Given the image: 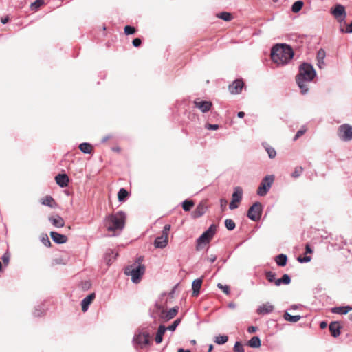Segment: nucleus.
<instances>
[{"instance_id":"f257e3e1","label":"nucleus","mask_w":352,"mask_h":352,"mask_svg":"<svg viewBox=\"0 0 352 352\" xmlns=\"http://www.w3.org/2000/svg\"><path fill=\"white\" fill-rule=\"evenodd\" d=\"M315 76L316 72L311 65L305 63L300 66L296 80L302 94L308 91L307 83L311 82Z\"/></svg>"},{"instance_id":"f03ea898","label":"nucleus","mask_w":352,"mask_h":352,"mask_svg":"<svg viewBox=\"0 0 352 352\" xmlns=\"http://www.w3.org/2000/svg\"><path fill=\"white\" fill-rule=\"evenodd\" d=\"M293 56V50L286 44H277L272 50V60L278 65L287 63Z\"/></svg>"},{"instance_id":"7ed1b4c3","label":"nucleus","mask_w":352,"mask_h":352,"mask_svg":"<svg viewBox=\"0 0 352 352\" xmlns=\"http://www.w3.org/2000/svg\"><path fill=\"white\" fill-rule=\"evenodd\" d=\"M126 219L125 212L119 211L108 215L105 219L104 225L109 232L121 231L125 226Z\"/></svg>"},{"instance_id":"20e7f679","label":"nucleus","mask_w":352,"mask_h":352,"mask_svg":"<svg viewBox=\"0 0 352 352\" xmlns=\"http://www.w3.org/2000/svg\"><path fill=\"white\" fill-rule=\"evenodd\" d=\"M142 257L140 256L133 263L126 267L124 270L125 274L131 276L132 281L135 283L140 282L142 276L145 273L146 267L142 264Z\"/></svg>"},{"instance_id":"39448f33","label":"nucleus","mask_w":352,"mask_h":352,"mask_svg":"<svg viewBox=\"0 0 352 352\" xmlns=\"http://www.w3.org/2000/svg\"><path fill=\"white\" fill-rule=\"evenodd\" d=\"M159 319L162 322H166L173 319L178 313L179 307H174L168 311L165 310L160 306H157Z\"/></svg>"},{"instance_id":"423d86ee","label":"nucleus","mask_w":352,"mask_h":352,"mask_svg":"<svg viewBox=\"0 0 352 352\" xmlns=\"http://www.w3.org/2000/svg\"><path fill=\"white\" fill-rule=\"evenodd\" d=\"M274 177L273 175H267L265 177L257 189V194L260 196L265 195L270 189L274 182Z\"/></svg>"},{"instance_id":"0eeeda50","label":"nucleus","mask_w":352,"mask_h":352,"mask_svg":"<svg viewBox=\"0 0 352 352\" xmlns=\"http://www.w3.org/2000/svg\"><path fill=\"white\" fill-rule=\"evenodd\" d=\"M337 133L342 140L350 141L352 140V126L348 124H342L338 127Z\"/></svg>"},{"instance_id":"6e6552de","label":"nucleus","mask_w":352,"mask_h":352,"mask_svg":"<svg viewBox=\"0 0 352 352\" xmlns=\"http://www.w3.org/2000/svg\"><path fill=\"white\" fill-rule=\"evenodd\" d=\"M217 231V226L214 224H212L208 230L204 232L200 237L197 239V244L200 245L201 244H206L208 243L214 235L215 234Z\"/></svg>"},{"instance_id":"1a4fd4ad","label":"nucleus","mask_w":352,"mask_h":352,"mask_svg":"<svg viewBox=\"0 0 352 352\" xmlns=\"http://www.w3.org/2000/svg\"><path fill=\"white\" fill-rule=\"evenodd\" d=\"M262 213V205L260 202L254 203L248 210L247 216L252 221L260 219Z\"/></svg>"},{"instance_id":"9d476101","label":"nucleus","mask_w":352,"mask_h":352,"mask_svg":"<svg viewBox=\"0 0 352 352\" xmlns=\"http://www.w3.org/2000/svg\"><path fill=\"white\" fill-rule=\"evenodd\" d=\"M243 190L241 187H236L232 196V201L230 203V210L236 209L239 207V203L242 199Z\"/></svg>"},{"instance_id":"9b49d317","label":"nucleus","mask_w":352,"mask_h":352,"mask_svg":"<svg viewBox=\"0 0 352 352\" xmlns=\"http://www.w3.org/2000/svg\"><path fill=\"white\" fill-rule=\"evenodd\" d=\"M193 104L196 108L199 109L204 113L208 112L212 107V102L202 100L200 98L195 99Z\"/></svg>"},{"instance_id":"f8f14e48","label":"nucleus","mask_w":352,"mask_h":352,"mask_svg":"<svg viewBox=\"0 0 352 352\" xmlns=\"http://www.w3.org/2000/svg\"><path fill=\"white\" fill-rule=\"evenodd\" d=\"M134 342L141 348L148 345L150 342V336L148 333H140L133 339Z\"/></svg>"},{"instance_id":"ddd939ff","label":"nucleus","mask_w":352,"mask_h":352,"mask_svg":"<svg viewBox=\"0 0 352 352\" xmlns=\"http://www.w3.org/2000/svg\"><path fill=\"white\" fill-rule=\"evenodd\" d=\"M331 13L337 19H339V17H342V19H344L346 15L344 7L340 4L336 5L333 9H331Z\"/></svg>"},{"instance_id":"4468645a","label":"nucleus","mask_w":352,"mask_h":352,"mask_svg":"<svg viewBox=\"0 0 352 352\" xmlns=\"http://www.w3.org/2000/svg\"><path fill=\"white\" fill-rule=\"evenodd\" d=\"M244 85L242 80H236L229 86V91L232 94H239Z\"/></svg>"},{"instance_id":"2eb2a0df","label":"nucleus","mask_w":352,"mask_h":352,"mask_svg":"<svg viewBox=\"0 0 352 352\" xmlns=\"http://www.w3.org/2000/svg\"><path fill=\"white\" fill-rule=\"evenodd\" d=\"M168 243V236L162 234L155 239L154 245L157 248H164Z\"/></svg>"},{"instance_id":"dca6fc26","label":"nucleus","mask_w":352,"mask_h":352,"mask_svg":"<svg viewBox=\"0 0 352 352\" xmlns=\"http://www.w3.org/2000/svg\"><path fill=\"white\" fill-rule=\"evenodd\" d=\"M207 206L206 205V203L202 201L201 202L196 209L192 212V217L194 218H199L201 217L206 211Z\"/></svg>"},{"instance_id":"f3484780","label":"nucleus","mask_w":352,"mask_h":352,"mask_svg":"<svg viewBox=\"0 0 352 352\" xmlns=\"http://www.w3.org/2000/svg\"><path fill=\"white\" fill-rule=\"evenodd\" d=\"M50 236L55 243L58 244L65 243L67 241V237L65 235L56 232H51Z\"/></svg>"},{"instance_id":"a211bd4d","label":"nucleus","mask_w":352,"mask_h":352,"mask_svg":"<svg viewBox=\"0 0 352 352\" xmlns=\"http://www.w3.org/2000/svg\"><path fill=\"white\" fill-rule=\"evenodd\" d=\"M95 296V294L91 293L82 300L81 306L83 312H85L88 309L89 305L94 301Z\"/></svg>"},{"instance_id":"6ab92c4d","label":"nucleus","mask_w":352,"mask_h":352,"mask_svg":"<svg viewBox=\"0 0 352 352\" xmlns=\"http://www.w3.org/2000/svg\"><path fill=\"white\" fill-rule=\"evenodd\" d=\"M274 310V306L270 302H266L260 306L257 309L258 314L265 315L272 312Z\"/></svg>"},{"instance_id":"aec40b11","label":"nucleus","mask_w":352,"mask_h":352,"mask_svg":"<svg viewBox=\"0 0 352 352\" xmlns=\"http://www.w3.org/2000/svg\"><path fill=\"white\" fill-rule=\"evenodd\" d=\"M56 184L60 187H65L68 185L69 177L66 174H58L56 176Z\"/></svg>"},{"instance_id":"412c9836","label":"nucleus","mask_w":352,"mask_h":352,"mask_svg":"<svg viewBox=\"0 0 352 352\" xmlns=\"http://www.w3.org/2000/svg\"><path fill=\"white\" fill-rule=\"evenodd\" d=\"M49 220L54 227L63 228L65 226L64 219L59 215L49 217Z\"/></svg>"},{"instance_id":"4be33fe9","label":"nucleus","mask_w":352,"mask_h":352,"mask_svg":"<svg viewBox=\"0 0 352 352\" xmlns=\"http://www.w3.org/2000/svg\"><path fill=\"white\" fill-rule=\"evenodd\" d=\"M41 203L43 205L47 206L52 208H55L58 206V204L52 196L47 195L41 199Z\"/></svg>"},{"instance_id":"5701e85b","label":"nucleus","mask_w":352,"mask_h":352,"mask_svg":"<svg viewBox=\"0 0 352 352\" xmlns=\"http://www.w3.org/2000/svg\"><path fill=\"white\" fill-rule=\"evenodd\" d=\"M329 329L333 337H338L340 334V325L338 322H331Z\"/></svg>"},{"instance_id":"b1692460","label":"nucleus","mask_w":352,"mask_h":352,"mask_svg":"<svg viewBox=\"0 0 352 352\" xmlns=\"http://www.w3.org/2000/svg\"><path fill=\"white\" fill-rule=\"evenodd\" d=\"M202 285V279L198 278L192 282V296H197L199 294V290L201 287Z\"/></svg>"},{"instance_id":"393cba45","label":"nucleus","mask_w":352,"mask_h":352,"mask_svg":"<svg viewBox=\"0 0 352 352\" xmlns=\"http://www.w3.org/2000/svg\"><path fill=\"white\" fill-rule=\"evenodd\" d=\"M166 331V327L164 325H160L155 336V342L160 344L162 342L163 336Z\"/></svg>"},{"instance_id":"a878e982","label":"nucleus","mask_w":352,"mask_h":352,"mask_svg":"<svg viewBox=\"0 0 352 352\" xmlns=\"http://www.w3.org/2000/svg\"><path fill=\"white\" fill-rule=\"evenodd\" d=\"M352 309L350 306L336 307L332 309V312L337 314H346Z\"/></svg>"},{"instance_id":"bb28decb","label":"nucleus","mask_w":352,"mask_h":352,"mask_svg":"<svg viewBox=\"0 0 352 352\" xmlns=\"http://www.w3.org/2000/svg\"><path fill=\"white\" fill-rule=\"evenodd\" d=\"M326 56L325 51L323 49H320L317 52V60L318 65L320 68H322L324 65V59Z\"/></svg>"},{"instance_id":"cd10ccee","label":"nucleus","mask_w":352,"mask_h":352,"mask_svg":"<svg viewBox=\"0 0 352 352\" xmlns=\"http://www.w3.org/2000/svg\"><path fill=\"white\" fill-rule=\"evenodd\" d=\"M79 149L84 153L91 154L93 152V146L89 143L84 142L79 145Z\"/></svg>"},{"instance_id":"c85d7f7f","label":"nucleus","mask_w":352,"mask_h":352,"mask_svg":"<svg viewBox=\"0 0 352 352\" xmlns=\"http://www.w3.org/2000/svg\"><path fill=\"white\" fill-rule=\"evenodd\" d=\"M261 344V340L258 336L252 337L248 342V345L252 348H258Z\"/></svg>"},{"instance_id":"c756f323","label":"nucleus","mask_w":352,"mask_h":352,"mask_svg":"<svg viewBox=\"0 0 352 352\" xmlns=\"http://www.w3.org/2000/svg\"><path fill=\"white\" fill-rule=\"evenodd\" d=\"M283 318L286 321L290 322H296L300 319L301 316L299 315L292 316L287 311H285L283 315Z\"/></svg>"},{"instance_id":"7c9ffc66","label":"nucleus","mask_w":352,"mask_h":352,"mask_svg":"<svg viewBox=\"0 0 352 352\" xmlns=\"http://www.w3.org/2000/svg\"><path fill=\"white\" fill-rule=\"evenodd\" d=\"M275 261L278 265L283 267L287 264V257L285 254H280L276 257Z\"/></svg>"},{"instance_id":"2f4dec72","label":"nucleus","mask_w":352,"mask_h":352,"mask_svg":"<svg viewBox=\"0 0 352 352\" xmlns=\"http://www.w3.org/2000/svg\"><path fill=\"white\" fill-rule=\"evenodd\" d=\"M129 193L128 192V191L126 189H124V188L120 189V190L118 191V201L120 202H124L126 199V198L129 197Z\"/></svg>"},{"instance_id":"473e14b6","label":"nucleus","mask_w":352,"mask_h":352,"mask_svg":"<svg viewBox=\"0 0 352 352\" xmlns=\"http://www.w3.org/2000/svg\"><path fill=\"white\" fill-rule=\"evenodd\" d=\"M303 2L301 1H297L292 5V10L294 13L298 12L303 7Z\"/></svg>"},{"instance_id":"72a5a7b5","label":"nucleus","mask_w":352,"mask_h":352,"mask_svg":"<svg viewBox=\"0 0 352 352\" xmlns=\"http://www.w3.org/2000/svg\"><path fill=\"white\" fill-rule=\"evenodd\" d=\"M228 340V336L226 335L218 336L214 338V342L218 344H223L226 343Z\"/></svg>"},{"instance_id":"f704fd0d","label":"nucleus","mask_w":352,"mask_h":352,"mask_svg":"<svg viewBox=\"0 0 352 352\" xmlns=\"http://www.w3.org/2000/svg\"><path fill=\"white\" fill-rule=\"evenodd\" d=\"M217 17L223 19L225 21H230L232 19V16L230 12H221L217 14Z\"/></svg>"},{"instance_id":"c9c22d12","label":"nucleus","mask_w":352,"mask_h":352,"mask_svg":"<svg viewBox=\"0 0 352 352\" xmlns=\"http://www.w3.org/2000/svg\"><path fill=\"white\" fill-rule=\"evenodd\" d=\"M43 4H44L43 0H36V1L31 3L30 8L32 10L36 11Z\"/></svg>"},{"instance_id":"e433bc0d","label":"nucleus","mask_w":352,"mask_h":352,"mask_svg":"<svg viewBox=\"0 0 352 352\" xmlns=\"http://www.w3.org/2000/svg\"><path fill=\"white\" fill-rule=\"evenodd\" d=\"M194 206V203L190 200H185L182 204V208L185 211H190Z\"/></svg>"},{"instance_id":"4c0bfd02","label":"nucleus","mask_w":352,"mask_h":352,"mask_svg":"<svg viewBox=\"0 0 352 352\" xmlns=\"http://www.w3.org/2000/svg\"><path fill=\"white\" fill-rule=\"evenodd\" d=\"M225 226L228 230H233L236 226L234 221L230 219H226Z\"/></svg>"},{"instance_id":"58836bf2","label":"nucleus","mask_w":352,"mask_h":352,"mask_svg":"<svg viewBox=\"0 0 352 352\" xmlns=\"http://www.w3.org/2000/svg\"><path fill=\"white\" fill-rule=\"evenodd\" d=\"M124 32L126 35L133 34L136 32V29L133 26L126 25L124 28Z\"/></svg>"},{"instance_id":"ea45409f","label":"nucleus","mask_w":352,"mask_h":352,"mask_svg":"<svg viewBox=\"0 0 352 352\" xmlns=\"http://www.w3.org/2000/svg\"><path fill=\"white\" fill-rule=\"evenodd\" d=\"M233 352H245L244 347L240 342H236L233 347Z\"/></svg>"},{"instance_id":"a19ab883","label":"nucleus","mask_w":352,"mask_h":352,"mask_svg":"<svg viewBox=\"0 0 352 352\" xmlns=\"http://www.w3.org/2000/svg\"><path fill=\"white\" fill-rule=\"evenodd\" d=\"M265 150L267 152L270 158L273 159L276 157V152L274 148L268 146L265 148Z\"/></svg>"},{"instance_id":"79ce46f5","label":"nucleus","mask_w":352,"mask_h":352,"mask_svg":"<svg viewBox=\"0 0 352 352\" xmlns=\"http://www.w3.org/2000/svg\"><path fill=\"white\" fill-rule=\"evenodd\" d=\"M303 168L301 166H298L295 168L294 171L292 173V177L294 178L298 177L302 173Z\"/></svg>"},{"instance_id":"37998d69","label":"nucleus","mask_w":352,"mask_h":352,"mask_svg":"<svg viewBox=\"0 0 352 352\" xmlns=\"http://www.w3.org/2000/svg\"><path fill=\"white\" fill-rule=\"evenodd\" d=\"M181 322V319L180 318H177L176 319L172 324L169 325L168 327H166V330H170V331H175V329L177 328V327L179 325V324Z\"/></svg>"},{"instance_id":"c03bdc74","label":"nucleus","mask_w":352,"mask_h":352,"mask_svg":"<svg viewBox=\"0 0 352 352\" xmlns=\"http://www.w3.org/2000/svg\"><path fill=\"white\" fill-rule=\"evenodd\" d=\"M275 273L272 272H267L265 273V276H266V278L267 279V280L270 283H272V282H274L275 280Z\"/></svg>"},{"instance_id":"a18cd8bd","label":"nucleus","mask_w":352,"mask_h":352,"mask_svg":"<svg viewBox=\"0 0 352 352\" xmlns=\"http://www.w3.org/2000/svg\"><path fill=\"white\" fill-rule=\"evenodd\" d=\"M217 287L219 289H221L223 291V292L225 293L226 294H227V295L230 294V287L228 285H223L221 283H218Z\"/></svg>"},{"instance_id":"49530a36","label":"nucleus","mask_w":352,"mask_h":352,"mask_svg":"<svg viewBox=\"0 0 352 352\" xmlns=\"http://www.w3.org/2000/svg\"><path fill=\"white\" fill-rule=\"evenodd\" d=\"M307 129L305 128V127H302V129H300L296 134L295 137L294 138V140L296 141L300 137H301L302 135L305 134V133L306 132Z\"/></svg>"},{"instance_id":"de8ad7c7","label":"nucleus","mask_w":352,"mask_h":352,"mask_svg":"<svg viewBox=\"0 0 352 352\" xmlns=\"http://www.w3.org/2000/svg\"><path fill=\"white\" fill-rule=\"evenodd\" d=\"M297 260L300 263H308L311 260V257L309 256H298L297 258Z\"/></svg>"},{"instance_id":"09e8293b","label":"nucleus","mask_w":352,"mask_h":352,"mask_svg":"<svg viewBox=\"0 0 352 352\" xmlns=\"http://www.w3.org/2000/svg\"><path fill=\"white\" fill-rule=\"evenodd\" d=\"M281 281L283 284L288 285L291 282V278L287 274H284L281 278Z\"/></svg>"},{"instance_id":"8fccbe9b","label":"nucleus","mask_w":352,"mask_h":352,"mask_svg":"<svg viewBox=\"0 0 352 352\" xmlns=\"http://www.w3.org/2000/svg\"><path fill=\"white\" fill-rule=\"evenodd\" d=\"M170 228H171L170 225H169V224L165 225L163 228L162 234L168 236Z\"/></svg>"},{"instance_id":"3c124183","label":"nucleus","mask_w":352,"mask_h":352,"mask_svg":"<svg viewBox=\"0 0 352 352\" xmlns=\"http://www.w3.org/2000/svg\"><path fill=\"white\" fill-rule=\"evenodd\" d=\"M42 242L47 247L51 246V242H50L47 235H45V236L43 237Z\"/></svg>"},{"instance_id":"603ef678","label":"nucleus","mask_w":352,"mask_h":352,"mask_svg":"<svg viewBox=\"0 0 352 352\" xmlns=\"http://www.w3.org/2000/svg\"><path fill=\"white\" fill-rule=\"evenodd\" d=\"M205 127L208 130H217L219 128V126L218 124H206Z\"/></svg>"},{"instance_id":"864d4df0","label":"nucleus","mask_w":352,"mask_h":352,"mask_svg":"<svg viewBox=\"0 0 352 352\" xmlns=\"http://www.w3.org/2000/svg\"><path fill=\"white\" fill-rule=\"evenodd\" d=\"M132 43L134 47H140L142 44V41L140 38H135L133 40Z\"/></svg>"},{"instance_id":"5fc2aeb1","label":"nucleus","mask_w":352,"mask_h":352,"mask_svg":"<svg viewBox=\"0 0 352 352\" xmlns=\"http://www.w3.org/2000/svg\"><path fill=\"white\" fill-rule=\"evenodd\" d=\"M220 204L222 211H224L226 209L227 201L224 199H221L220 200Z\"/></svg>"},{"instance_id":"6e6d98bb","label":"nucleus","mask_w":352,"mask_h":352,"mask_svg":"<svg viewBox=\"0 0 352 352\" xmlns=\"http://www.w3.org/2000/svg\"><path fill=\"white\" fill-rule=\"evenodd\" d=\"M313 252L312 249L311 248L309 244L305 245V254H311Z\"/></svg>"},{"instance_id":"4d7b16f0","label":"nucleus","mask_w":352,"mask_h":352,"mask_svg":"<svg viewBox=\"0 0 352 352\" xmlns=\"http://www.w3.org/2000/svg\"><path fill=\"white\" fill-rule=\"evenodd\" d=\"M256 329H257V327H256L254 326H250L248 327V331L250 333H253L256 331Z\"/></svg>"},{"instance_id":"13d9d810","label":"nucleus","mask_w":352,"mask_h":352,"mask_svg":"<svg viewBox=\"0 0 352 352\" xmlns=\"http://www.w3.org/2000/svg\"><path fill=\"white\" fill-rule=\"evenodd\" d=\"M345 32H346V33L352 32V22L346 26Z\"/></svg>"},{"instance_id":"bf43d9fd","label":"nucleus","mask_w":352,"mask_h":352,"mask_svg":"<svg viewBox=\"0 0 352 352\" xmlns=\"http://www.w3.org/2000/svg\"><path fill=\"white\" fill-rule=\"evenodd\" d=\"M112 138H113L112 135H106V136L102 138V142H106L107 141H108L109 140L111 139Z\"/></svg>"},{"instance_id":"052dcab7","label":"nucleus","mask_w":352,"mask_h":352,"mask_svg":"<svg viewBox=\"0 0 352 352\" xmlns=\"http://www.w3.org/2000/svg\"><path fill=\"white\" fill-rule=\"evenodd\" d=\"M2 260L4 262V263L8 264L9 261V256L7 254H4L2 257Z\"/></svg>"},{"instance_id":"680f3d73","label":"nucleus","mask_w":352,"mask_h":352,"mask_svg":"<svg viewBox=\"0 0 352 352\" xmlns=\"http://www.w3.org/2000/svg\"><path fill=\"white\" fill-rule=\"evenodd\" d=\"M10 19L8 16H6V17H3L1 19V21L2 23L6 24L9 21Z\"/></svg>"},{"instance_id":"e2e57ef3","label":"nucleus","mask_w":352,"mask_h":352,"mask_svg":"<svg viewBox=\"0 0 352 352\" xmlns=\"http://www.w3.org/2000/svg\"><path fill=\"white\" fill-rule=\"evenodd\" d=\"M274 283L276 286H279L280 285V284H282V281H281V278H279V279H275L274 280Z\"/></svg>"},{"instance_id":"0e129e2a","label":"nucleus","mask_w":352,"mask_h":352,"mask_svg":"<svg viewBox=\"0 0 352 352\" xmlns=\"http://www.w3.org/2000/svg\"><path fill=\"white\" fill-rule=\"evenodd\" d=\"M216 258H216V256L211 255V256L208 258V261H209L210 263H213V262H214V261H215Z\"/></svg>"},{"instance_id":"69168bd1","label":"nucleus","mask_w":352,"mask_h":352,"mask_svg":"<svg viewBox=\"0 0 352 352\" xmlns=\"http://www.w3.org/2000/svg\"><path fill=\"white\" fill-rule=\"evenodd\" d=\"M238 117L240 118H243L245 116V113L243 111H240L237 114Z\"/></svg>"},{"instance_id":"338daca9","label":"nucleus","mask_w":352,"mask_h":352,"mask_svg":"<svg viewBox=\"0 0 352 352\" xmlns=\"http://www.w3.org/2000/svg\"><path fill=\"white\" fill-rule=\"evenodd\" d=\"M327 322H322L320 324V327L321 329H324L326 327H327Z\"/></svg>"},{"instance_id":"774afa93","label":"nucleus","mask_w":352,"mask_h":352,"mask_svg":"<svg viewBox=\"0 0 352 352\" xmlns=\"http://www.w3.org/2000/svg\"><path fill=\"white\" fill-rule=\"evenodd\" d=\"M177 352H191L190 350H184V349H179Z\"/></svg>"}]
</instances>
